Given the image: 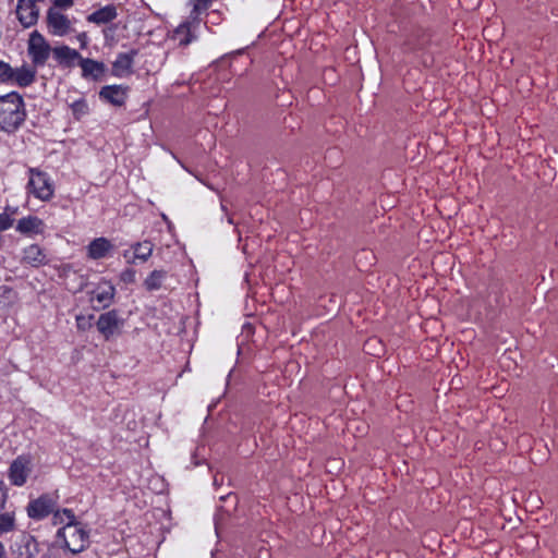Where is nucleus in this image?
Instances as JSON below:
<instances>
[{"mask_svg":"<svg viewBox=\"0 0 558 558\" xmlns=\"http://www.w3.org/2000/svg\"><path fill=\"white\" fill-rule=\"evenodd\" d=\"M53 4L56 9H69L73 7L74 0H53Z\"/></svg>","mask_w":558,"mask_h":558,"instance_id":"7c9ffc66","label":"nucleus"},{"mask_svg":"<svg viewBox=\"0 0 558 558\" xmlns=\"http://www.w3.org/2000/svg\"><path fill=\"white\" fill-rule=\"evenodd\" d=\"M14 69L7 62L0 61V82H12Z\"/></svg>","mask_w":558,"mask_h":558,"instance_id":"393cba45","label":"nucleus"},{"mask_svg":"<svg viewBox=\"0 0 558 558\" xmlns=\"http://www.w3.org/2000/svg\"><path fill=\"white\" fill-rule=\"evenodd\" d=\"M44 221L36 216L23 217L16 225V231L22 234H40L44 232Z\"/></svg>","mask_w":558,"mask_h":558,"instance_id":"f3484780","label":"nucleus"},{"mask_svg":"<svg viewBox=\"0 0 558 558\" xmlns=\"http://www.w3.org/2000/svg\"><path fill=\"white\" fill-rule=\"evenodd\" d=\"M82 69V77L85 80L100 81L107 71L104 62L89 58H83L78 64Z\"/></svg>","mask_w":558,"mask_h":558,"instance_id":"9d476101","label":"nucleus"},{"mask_svg":"<svg viewBox=\"0 0 558 558\" xmlns=\"http://www.w3.org/2000/svg\"><path fill=\"white\" fill-rule=\"evenodd\" d=\"M40 544L29 533L23 532L12 544V558H40Z\"/></svg>","mask_w":558,"mask_h":558,"instance_id":"20e7f679","label":"nucleus"},{"mask_svg":"<svg viewBox=\"0 0 558 558\" xmlns=\"http://www.w3.org/2000/svg\"><path fill=\"white\" fill-rule=\"evenodd\" d=\"M57 538L62 542V547L72 554L83 551L89 544V534L80 522L66 523L58 530Z\"/></svg>","mask_w":558,"mask_h":558,"instance_id":"f03ea898","label":"nucleus"},{"mask_svg":"<svg viewBox=\"0 0 558 558\" xmlns=\"http://www.w3.org/2000/svg\"><path fill=\"white\" fill-rule=\"evenodd\" d=\"M51 48L45 37L37 31L29 35L28 54L35 65H44L49 58Z\"/></svg>","mask_w":558,"mask_h":558,"instance_id":"39448f33","label":"nucleus"},{"mask_svg":"<svg viewBox=\"0 0 558 558\" xmlns=\"http://www.w3.org/2000/svg\"><path fill=\"white\" fill-rule=\"evenodd\" d=\"M123 320L119 317L116 310L102 313L96 323L98 331L106 340H109L116 335L120 333Z\"/></svg>","mask_w":558,"mask_h":558,"instance_id":"6e6552de","label":"nucleus"},{"mask_svg":"<svg viewBox=\"0 0 558 558\" xmlns=\"http://www.w3.org/2000/svg\"><path fill=\"white\" fill-rule=\"evenodd\" d=\"M376 342H380L379 339H376V338H372V339H368L365 343H364V351L368 354H372V355H376L375 351H374V344Z\"/></svg>","mask_w":558,"mask_h":558,"instance_id":"c756f323","label":"nucleus"},{"mask_svg":"<svg viewBox=\"0 0 558 558\" xmlns=\"http://www.w3.org/2000/svg\"><path fill=\"white\" fill-rule=\"evenodd\" d=\"M60 511H61V515H65L66 517V519H68L66 523L77 522L76 519H75L74 512L71 509L64 508V509H62Z\"/></svg>","mask_w":558,"mask_h":558,"instance_id":"2f4dec72","label":"nucleus"},{"mask_svg":"<svg viewBox=\"0 0 558 558\" xmlns=\"http://www.w3.org/2000/svg\"><path fill=\"white\" fill-rule=\"evenodd\" d=\"M191 25V22H185L179 25L174 31V38L179 40V45L182 47H186L196 38L192 33Z\"/></svg>","mask_w":558,"mask_h":558,"instance_id":"412c9836","label":"nucleus"},{"mask_svg":"<svg viewBox=\"0 0 558 558\" xmlns=\"http://www.w3.org/2000/svg\"><path fill=\"white\" fill-rule=\"evenodd\" d=\"M137 56V50L130 52H121L112 62V75L116 77H123L132 73L134 59Z\"/></svg>","mask_w":558,"mask_h":558,"instance_id":"9b49d317","label":"nucleus"},{"mask_svg":"<svg viewBox=\"0 0 558 558\" xmlns=\"http://www.w3.org/2000/svg\"><path fill=\"white\" fill-rule=\"evenodd\" d=\"M116 289L110 283L99 284L95 291H93V301H97L102 307L109 306L113 296Z\"/></svg>","mask_w":558,"mask_h":558,"instance_id":"6ab92c4d","label":"nucleus"},{"mask_svg":"<svg viewBox=\"0 0 558 558\" xmlns=\"http://www.w3.org/2000/svg\"><path fill=\"white\" fill-rule=\"evenodd\" d=\"M52 513H53V523L54 524L63 522L61 511L59 509L56 508Z\"/></svg>","mask_w":558,"mask_h":558,"instance_id":"f704fd0d","label":"nucleus"},{"mask_svg":"<svg viewBox=\"0 0 558 558\" xmlns=\"http://www.w3.org/2000/svg\"><path fill=\"white\" fill-rule=\"evenodd\" d=\"M13 225V219L7 214H0V231H5Z\"/></svg>","mask_w":558,"mask_h":558,"instance_id":"bb28decb","label":"nucleus"},{"mask_svg":"<svg viewBox=\"0 0 558 558\" xmlns=\"http://www.w3.org/2000/svg\"><path fill=\"white\" fill-rule=\"evenodd\" d=\"M129 87L123 85H106L99 90L100 99L116 107H121L128 98Z\"/></svg>","mask_w":558,"mask_h":558,"instance_id":"1a4fd4ad","label":"nucleus"},{"mask_svg":"<svg viewBox=\"0 0 558 558\" xmlns=\"http://www.w3.org/2000/svg\"><path fill=\"white\" fill-rule=\"evenodd\" d=\"M27 175V193L41 202H49L54 195V184L50 175L38 168H28Z\"/></svg>","mask_w":558,"mask_h":558,"instance_id":"7ed1b4c3","label":"nucleus"},{"mask_svg":"<svg viewBox=\"0 0 558 558\" xmlns=\"http://www.w3.org/2000/svg\"><path fill=\"white\" fill-rule=\"evenodd\" d=\"M87 257L90 259L105 258L112 250V243L104 236L94 239L86 247Z\"/></svg>","mask_w":558,"mask_h":558,"instance_id":"4468645a","label":"nucleus"},{"mask_svg":"<svg viewBox=\"0 0 558 558\" xmlns=\"http://www.w3.org/2000/svg\"><path fill=\"white\" fill-rule=\"evenodd\" d=\"M72 114L76 120H81L88 114L89 108L85 98H80L70 105Z\"/></svg>","mask_w":558,"mask_h":558,"instance_id":"b1692460","label":"nucleus"},{"mask_svg":"<svg viewBox=\"0 0 558 558\" xmlns=\"http://www.w3.org/2000/svg\"><path fill=\"white\" fill-rule=\"evenodd\" d=\"M118 16L117 7L114 4H107L95 12L87 15L86 20L89 23L97 25L108 24L116 20Z\"/></svg>","mask_w":558,"mask_h":558,"instance_id":"dca6fc26","label":"nucleus"},{"mask_svg":"<svg viewBox=\"0 0 558 558\" xmlns=\"http://www.w3.org/2000/svg\"><path fill=\"white\" fill-rule=\"evenodd\" d=\"M27 117L23 97L17 92L0 96V130L7 134H14Z\"/></svg>","mask_w":558,"mask_h":558,"instance_id":"f257e3e1","label":"nucleus"},{"mask_svg":"<svg viewBox=\"0 0 558 558\" xmlns=\"http://www.w3.org/2000/svg\"><path fill=\"white\" fill-rule=\"evenodd\" d=\"M16 527L13 512L0 513V535L14 531Z\"/></svg>","mask_w":558,"mask_h":558,"instance_id":"5701e85b","label":"nucleus"},{"mask_svg":"<svg viewBox=\"0 0 558 558\" xmlns=\"http://www.w3.org/2000/svg\"><path fill=\"white\" fill-rule=\"evenodd\" d=\"M213 0H195L194 2V8H193V13H195L196 15L208 9V7L210 5Z\"/></svg>","mask_w":558,"mask_h":558,"instance_id":"a878e982","label":"nucleus"},{"mask_svg":"<svg viewBox=\"0 0 558 558\" xmlns=\"http://www.w3.org/2000/svg\"><path fill=\"white\" fill-rule=\"evenodd\" d=\"M28 460L24 457H17L11 463L8 472L10 482L15 486H22L26 483L29 469L27 468Z\"/></svg>","mask_w":558,"mask_h":558,"instance_id":"f8f14e48","label":"nucleus"},{"mask_svg":"<svg viewBox=\"0 0 558 558\" xmlns=\"http://www.w3.org/2000/svg\"><path fill=\"white\" fill-rule=\"evenodd\" d=\"M22 263L32 267H39L48 263L45 251L37 244L28 245L23 250Z\"/></svg>","mask_w":558,"mask_h":558,"instance_id":"2eb2a0df","label":"nucleus"},{"mask_svg":"<svg viewBox=\"0 0 558 558\" xmlns=\"http://www.w3.org/2000/svg\"><path fill=\"white\" fill-rule=\"evenodd\" d=\"M57 508V501L48 494L39 496L37 499L29 501L26 510L33 520H43L51 514Z\"/></svg>","mask_w":558,"mask_h":558,"instance_id":"0eeeda50","label":"nucleus"},{"mask_svg":"<svg viewBox=\"0 0 558 558\" xmlns=\"http://www.w3.org/2000/svg\"><path fill=\"white\" fill-rule=\"evenodd\" d=\"M134 270H125L124 272H122L121 275V279L124 281V282H132L134 280Z\"/></svg>","mask_w":558,"mask_h":558,"instance_id":"473e14b6","label":"nucleus"},{"mask_svg":"<svg viewBox=\"0 0 558 558\" xmlns=\"http://www.w3.org/2000/svg\"><path fill=\"white\" fill-rule=\"evenodd\" d=\"M36 77V70L28 65L14 69L12 82L21 87L29 86Z\"/></svg>","mask_w":558,"mask_h":558,"instance_id":"a211bd4d","label":"nucleus"},{"mask_svg":"<svg viewBox=\"0 0 558 558\" xmlns=\"http://www.w3.org/2000/svg\"><path fill=\"white\" fill-rule=\"evenodd\" d=\"M3 242H4L3 236H2V235H0V247H2Z\"/></svg>","mask_w":558,"mask_h":558,"instance_id":"e433bc0d","label":"nucleus"},{"mask_svg":"<svg viewBox=\"0 0 558 558\" xmlns=\"http://www.w3.org/2000/svg\"><path fill=\"white\" fill-rule=\"evenodd\" d=\"M77 40L80 41L81 48H86L88 44V37L86 33H81L77 35Z\"/></svg>","mask_w":558,"mask_h":558,"instance_id":"72a5a7b5","label":"nucleus"},{"mask_svg":"<svg viewBox=\"0 0 558 558\" xmlns=\"http://www.w3.org/2000/svg\"><path fill=\"white\" fill-rule=\"evenodd\" d=\"M46 23L48 32L53 36L63 37L72 31V22L70 19L56 8L48 9Z\"/></svg>","mask_w":558,"mask_h":558,"instance_id":"423d86ee","label":"nucleus"},{"mask_svg":"<svg viewBox=\"0 0 558 558\" xmlns=\"http://www.w3.org/2000/svg\"><path fill=\"white\" fill-rule=\"evenodd\" d=\"M0 558H5V549L1 542H0Z\"/></svg>","mask_w":558,"mask_h":558,"instance_id":"c9c22d12","label":"nucleus"},{"mask_svg":"<svg viewBox=\"0 0 558 558\" xmlns=\"http://www.w3.org/2000/svg\"><path fill=\"white\" fill-rule=\"evenodd\" d=\"M132 248L134 251V256L132 260H129V263H134L135 259L146 262L153 254L154 244L150 241L145 240L143 242L135 243L132 245Z\"/></svg>","mask_w":558,"mask_h":558,"instance_id":"aec40b11","label":"nucleus"},{"mask_svg":"<svg viewBox=\"0 0 558 558\" xmlns=\"http://www.w3.org/2000/svg\"><path fill=\"white\" fill-rule=\"evenodd\" d=\"M92 318H93V316H89L88 318H86L85 316H82V315L76 316L77 328L82 329V330H85L88 327H90V319Z\"/></svg>","mask_w":558,"mask_h":558,"instance_id":"c85d7f7f","label":"nucleus"},{"mask_svg":"<svg viewBox=\"0 0 558 558\" xmlns=\"http://www.w3.org/2000/svg\"><path fill=\"white\" fill-rule=\"evenodd\" d=\"M52 54L54 60L63 68H73L75 65V61L80 62L82 59L80 52L65 45L54 47L52 49Z\"/></svg>","mask_w":558,"mask_h":558,"instance_id":"ddd939ff","label":"nucleus"},{"mask_svg":"<svg viewBox=\"0 0 558 558\" xmlns=\"http://www.w3.org/2000/svg\"><path fill=\"white\" fill-rule=\"evenodd\" d=\"M8 500V489L2 480H0V510H3Z\"/></svg>","mask_w":558,"mask_h":558,"instance_id":"cd10ccee","label":"nucleus"},{"mask_svg":"<svg viewBox=\"0 0 558 558\" xmlns=\"http://www.w3.org/2000/svg\"><path fill=\"white\" fill-rule=\"evenodd\" d=\"M167 277V271L162 269L153 270L144 280V287L147 291L159 290L163 280Z\"/></svg>","mask_w":558,"mask_h":558,"instance_id":"4be33fe9","label":"nucleus"}]
</instances>
